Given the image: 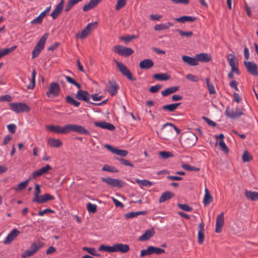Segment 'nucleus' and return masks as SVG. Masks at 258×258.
<instances>
[{"label": "nucleus", "mask_w": 258, "mask_h": 258, "mask_svg": "<svg viewBox=\"0 0 258 258\" xmlns=\"http://www.w3.org/2000/svg\"><path fill=\"white\" fill-rule=\"evenodd\" d=\"M204 223L203 222L199 224V231L198 233V241L200 244H202L205 239L204 234Z\"/></svg>", "instance_id": "nucleus-23"}, {"label": "nucleus", "mask_w": 258, "mask_h": 258, "mask_svg": "<svg viewBox=\"0 0 258 258\" xmlns=\"http://www.w3.org/2000/svg\"><path fill=\"white\" fill-rule=\"evenodd\" d=\"M98 250L99 251H105L108 252H114L113 245L109 246L105 245H101L100 246Z\"/></svg>", "instance_id": "nucleus-44"}, {"label": "nucleus", "mask_w": 258, "mask_h": 258, "mask_svg": "<svg viewBox=\"0 0 258 258\" xmlns=\"http://www.w3.org/2000/svg\"><path fill=\"white\" fill-rule=\"evenodd\" d=\"M117 159L120 161V163L122 165L131 166L132 167H134V165L126 159H124L123 158H119Z\"/></svg>", "instance_id": "nucleus-59"}, {"label": "nucleus", "mask_w": 258, "mask_h": 258, "mask_svg": "<svg viewBox=\"0 0 258 258\" xmlns=\"http://www.w3.org/2000/svg\"><path fill=\"white\" fill-rule=\"evenodd\" d=\"M17 46H14L10 48H6L0 50V58L3 57L4 56L7 55L9 53L13 51Z\"/></svg>", "instance_id": "nucleus-38"}, {"label": "nucleus", "mask_w": 258, "mask_h": 258, "mask_svg": "<svg viewBox=\"0 0 258 258\" xmlns=\"http://www.w3.org/2000/svg\"><path fill=\"white\" fill-rule=\"evenodd\" d=\"M176 31L179 33V34L182 36H185L186 37H189L191 36L193 34L192 32L188 31V32H184L181 30L177 29Z\"/></svg>", "instance_id": "nucleus-55"}, {"label": "nucleus", "mask_w": 258, "mask_h": 258, "mask_svg": "<svg viewBox=\"0 0 258 258\" xmlns=\"http://www.w3.org/2000/svg\"><path fill=\"white\" fill-rule=\"evenodd\" d=\"M252 158V156L247 151H244L242 156V159L244 162H247Z\"/></svg>", "instance_id": "nucleus-47"}, {"label": "nucleus", "mask_w": 258, "mask_h": 258, "mask_svg": "<svg viewBox=\"0 0 258 258\" xmlns=\"http://www.w3.org/2000/svg\"><path fill=\"white\" fill-rule=\"evenodd\" d=\"M179 89V87L178 86H173L167 88L165 90L162 91L161 94L163 96H166L172 93H174L177 91Z\"/></svg>", "instance_id": "nucleus-33"}, {"label": "nucleus", "mask_w": 258, "mask_h": 258, "mask_svg": "<svg viewBox=\"0 0 258 258\" xmlns=\"http://www.w3.org/2000/svg\"><path fill=\"white\" fill-rule=\"evenodd\" d=\"M174 20L177 22L184 23L186 22H194L196 20V18L192 16H184L175 18Z\"/></svg>", "instance_id": "nucleus-29"}, {"label": "nucleus", "mask_w": 258, "mask_h": 258, "mask_svg": "<svg viewBox=\"0 0 258 258\" xmlns=\"http://www.w3.org/2000/svg\"><path fill=\"white\" fill-rule=\"evenodd\" d=\"M138 216H139V214L137 212H130V213H126L125 215V217L127 219L133 218L136 217Z\"/></svg>", "instance_id": "nucleus-62"}, {"label": "nucleus", "mask_w": 258, "mask_h": 258, "mask_svg": "<svg viewBox=\"0 0 258 258\" xmlns=\"http://www.w3.org/2000/svg\"><path fill=\"white\" fill-rule=\"evenodd\" d=\"M47 144L51 147L58 148L62 145V143L59 139L49 138L47 140Z\"/></svg>", "instance_id": "nucleus-28"}, {"label": "nucleus", "mask_w": 258, "mask_h": 258, "mask_svg": "<svg viewBox=\"0 0 258 258\" xmlns=\"http://www.w3.org/2000/svg\"><path fill=\"white\" fill-rule=\"evenodd\" d=\"M36 73L34 70H33L31 74V78L29 79L30 83L27 85V88L29 89H33L35 85V77Z\"/></svg>", "instance_id": "nucleus-36"}, {"label": "nucleus", "mask_w": 258, "mask_h": 258, "mask_svg": "<svg viewBox=\"0 0 258 258\" xmlns=\"http://www.w3.org/2000/svg\"><path fill=\"white\" fill-rule=\"evenodd\" d=\"M102 170L111 172H117L118 171L115 167H111L108 165H105L102 168Z\"/></svg>", "instance_id": "nucleus-53"}, {"label": "nucleus", "mask_w": 258, "mask_h": 258, "mask_svg": "<svg viewBox=\"0 0 258 258\" xmlns=\"http://www.w3.org/2000/svg\"><path fill=\"white\" fill-rule=\"evenodd\" d=\"M44 245V243L40 240H36L34 241L30 246L29 249L26 250L22 254V258H26L33 255L37 252Z\"/></svg>", "instance_id": "nucleus-1"}, {"label": "nucleus", "mask_w": 258, "mask_h": 258, "mask_svg": "<svg viewBox=\"0 0 258 258\" xmlns=\"http://www.w3.org/2000/svg\"><path fill=\"white\" fill-rule=\"evenodd\" d=\"M90 95L87 91L81 90V89L77 92L75 96L77 99L83 100L88 103L90 102Z\"/></svg>", "instance_id": "nucleus-18"}, {"label": "nucleus", "mask_w": 258, "mask_h": 258, "mask_svg": "<svg viewBox=\"0 0 258 258\" xmlns=\"http://www.w3.org/2000/svg\"><path fill=\"white\" fill-rule=\"evenodd\" d=\"M54 211L50 209H46L43 211H40L38 212V215L39 216H42L44 214H48V213H53Z\"/></svg>", "instance_id": "nucleus-61"}, {"label": "nucleus", "mask_w": 258, "mask_h": 258, "mask_svg": "<svg viewBox=\"0 0 258 258\" xmlns=\"http://www.w3.org/2000/svg\"><path fill=\"white\" fill-rule=\"evenodd\" d=\"M87 209L89 213L94 214L96 212L97 206L91 203H88L87 204Z\"/></svg>", "instance_id": "nucleus-46"}, {"label": "nucleus", "mask_w": 258, "mask_h": 258, "mask_svg": "<svg viewBox=\"0 0 258 258\" xmlns=\"http://www.w3.org/2000/svg\"><path fill=\"white\" fill-rule=\"evenodd\" d=\"M64 77L68 82L69 83L72 84L76 86L78 88L81 89V86L78 83H77L75 80L72 79L70 76H64Z\"/></svg>", "instance_id": "nucleus-48"}, {"label": "nucleus", "mask_w": 258, "mask_h": 258, "mask_svg": "<svg viewBox=\"0 0 258 258\" xmlns=\"http://www.w3.org/2000/svg\"><path fill=\"white\" fill-rule=\"evenodd\" d=\"M155 234V231L153 228L147 230L145 233L139 238V240L144 241L149 240Z\"/></svg>", "instance_id": "nucleus-24"}, {"label": "nucleus", "mask_w": 258, "mask_h": 258, "mask_svg": "<svg viewBox=\"0 0 258 258\" xmlns=\"http://www.w3.org/2000/svg\"><path fill=\"white\" fill-rule=\"evenodd\" d=\"M94 125L96 126L109 131H113L115 129V127L112 124L107 122L106 121H96L94 122Z\"/></svg>", "instance_id": "nucleus-22"}, {"label": "nucleus", "mask_w": 258, "mask_h": 258, "mask_svg": "<svg viewBox=\"0 0 258 258\" xmlns=\"http://www.w3.org/2000/svg\"><path fill=\"white\" fill-rule=\"evenodd\" d=\"M20 233L17 229H14L7 236L4 241V243L8 244L11 243Z\"/></svg>", "instance_id": "nucleus-19"}, {"label": "nucleus", "mask_w": 258, "mask_h": 258, "mask_svg": "<svg viewBox=\"0 0 258 258\" xmlns=\"http://www.w3.org/2000/svg\"><path fill=\"white\" fill-rule=\"evenodd\" d=\"M48 34L45 33L38 41L37 43L35 45L33 52H32V58H34L40 54L41 50L44 48V44L48 37Z\"/></svg>", "instance_id": "nucleus-3"}, {"label": "nucleus", "mask_w": 258, "mask_h": 258, "mask_svg": "<svg viewBox=\"0 0 258 258\" xmlns=\"http://www.w3.org/2000/svg\"><path fill=\"white\" fill-rule=\"evenodd\" d=\"M244 65L247 71L253 76L258 75L257 66L252 61H244Z\"/></svg>", "instance_id": "nucleus-14"}, {"label": "nucleus", "mask_w": 258, "mask_h": 258, "mask_svg": "<svg viewBox=\"0 0 258 258\" xmlns=\"http://www.w3.org/2000/svg\"><path fill=\"white\" fill-rule=\"evenodd\" d=\"M154 65L153 61L151 59H145L140 61L139 67L141 69L148 70Z\"/></svg>", "instance_id": "nucleus-25"}, {"label": "nucleus", "mask_w": 258, "mask_h": 258, "mask_svg": "<svg viewBox=\"0 0 258 258\" xmlns=\"http://www.w3.org/2000/svg\"><path fill=\"white\" fill-rule=\"evenodd\" d=\"M83 249L84 250L86 251L87 252L90 253V254L94 255V256H100V254L97 252L96 249L94 248H90L88 247H84L83 248Z\"/></svg>", "instance_id": "nucleus-45"}, {"label": "nucleus", "mask_w": 258, "mask_h": 258, "mask_svg": "<svg viewBox=\"0 0 258 258\" xmlns=\"http://www.w3.org/2000/svg\"><path fill=\"white\" fill-rule=\"evenodd\" d=\"M177 206L183 211L186 212H190L192 210V208L186 204H178Z\"/></svg>", "instance_id": "nucleus-52"}, {"label": "nucleus", "mask_w": 258, "mask_h": 258, "mask_svg": "<svg viewBox=\"0 0 258 258\" xmlns=\"http://www.w3.org/2000/svg\"><path fill=\"white\" fill-rule=\"evenodd\" d=\"M173 26V24L170 22H167L166 23H162L155 25L154 29L156 31H160L168 29L170 27Z\"/></svg>", "instance_id": "nucleus-32"}, {"label": "nucleus", "mask_w": 258, "mask_h": 258, "mask_svg": "<svg viewBox=\"0 0 258 258\" xmlns=\"http://www.w3.org/2000/svg\"><path fill=\"white\" fill-rule=\"evenodd\" d=\"M114 252H120L121 253H126L130 250L128 245L122 243H117L113 245Z\"/></svg>", "instance_id": "nucleus-20"}, {"label": "nucleus", "mask_w": 258, "mask_h": 258, "mask_svg": "<svg viewBox=\"0 0 258 258\" xmlns=\"http://www.w3.org/2000/svg\"><path fill=\"white\" fill-rule=\"evenodd\" d=\"M182 140L185 145L190 147L195 145L197 140V137L194 134L188 133L183 136Z\"/></svg>", "instance_id": "nucleus-11"}, {"label": "nucleus", "mask_w": 258, "mask_h": 258, "mask_svg": "<svg viewBox=\"0 0 258 258\" xmlns=\"http://www.w3.org/2000/svg\"><path fill=\"white\" fill-rule=\"evenodd\" d=\"M136 182L139 185L146 186L150 187L152 185V183L151 181L148 180H140L139 179H136Z\"/></svg>", "instance_id": "nucleus-42"}, {"label": "nucleus", "mask_w": 258, "mask_h": 258, "mask_svg": "<svg viewBox=\"0 0 258 258\" xmlns=\"http://www.w3.org/2000/svg\"><path fill=\"white\" fill-rule=\"evenodd\" d=\"M68 133L72 131L83 135L89 134V132L87 129L80 125L68 124Z\"/></svg>", "instance_id": "nucleus-8"}, {"label": "nucleus", "mask_w": 258, "mask_h": 258, "mask_svg": "<svg viewBox=\"0 0 258 258\" xmlns=\"http://www.w3.org/2000/svg\"><path fill=\"white\" fill-rule=\"evenodd\" d=\"M41 192V189L40 185L36 184L35 186V193H34V198L33 200H35L36 199L38 198L39 196V194Z\"/></svg>", "instance_id": "nucleus-56"}, {"label": "nucleus", "mask_w": 258, "mask_h": 258, "mask_svg": "<svg viewBox=\"0 0 258 258\" xmlns=\"http://www.w3.org/2000/svg\"><path fill=\"white\" fill-rule=\"evenodd\" d=\"M159 155L164 159H168L173 156L172 154L170 152L167 151H160L159 152Z\"/></svg>", "instance_id": "nucleus-49"}, {"label": "nucleus", "mask_w": 258, "mask_h": 258, "mask_svg": "<svg viewBox=\"0 0 258 258\" xmlns=\"http://www.w3.org/2000/svg\"><path fill=\"white\" fill-rule=\"evenodd\" d=\"M225 113L227 116L231 119H236L244 114L243 111L236 107L235 110H231L229 106L226 107Z\"/></svg>", "instance_id": "nucleus-10"}, {"label": "nucleus", "mask_w": 258, "mask_h": 258, "mask_svg": "<svg viewBox=\"0 0 258 258\" xmlns=\"http://www.w3.org/2000/svg\"><path fill=\"white\" fill-rule=\"evenodd\" d=\"M63 8L56 6L55 8L52 11L50 15L53 19H55L61 13Z\"/></svg>", "instance_id": "nucleus-39"}, {"label": "nucleus", "mask_w": 258, "mask_h": 258, "mask_svg": "<svg viewBox=\"0 0 258 258\" xmlns=\"http://www.w3.org/2000/svg\"><path fill=\"white\" fill-rule=\"evenodd\" d=\"M181 167L185 170L187 171H198L199 170V168L195 166H190L187 164H183L181 165Z\"/></svg>", "instance_id": "nucleus-50"}, {"label": "nucleus", "mask_w": 258, "mask_h": 258, "mask_svg": "<svg viewBox=\"0 0 258 258\" xmlns=\"http://www.w3.org/2000/svg\"><path fill=\"white\" fill-rule=\"evenodd\" d=\"M12 100V97L10 95H5L0 96V101H8L10 102Z\"/></svg>", "instance_id": "nucleus-63"}, {"label": "nucleus", "mask_w": 258, "mask_h": 258, "mask_svg": "<svg viewBox=\"0 0 258 258\" xmlns=\"http://www.w3.org/2000/svg\"><path fill=\"white\" fill-rule=\"evenodd\" d=\"M59 86L55 82H52L50 84L49 91L46 93V95L48 97L51 96H57L59 94Z\"/></svg>", "instance_id": "nucleus-13"}, {"label": "nucleus", "mask_w": 258, "mask_h": 258, "mask_svg": "<svg viewBox=\"0 0 258 258\" xmlns=\"http://www.w3.org/2000/svg\"><path fill=\"white\" fill-rule=\"evenodd\" d=\"M114 62L122 75L125 76L130 80H136V79L133 77L132 74L129 69L125 65L116 60H114Z\"/></svg>", "instance_id": "nucleus-5"}, {"label": "nucleus", "mask_w": 258, "mask_h": 258, "mask_svg": "<svg viewBox=\"0 0 258 258\" xmlns=\"http://www.w3.org/2000/svg\"><path fill=\"white\" fill-rule=\"evenodd\" d=\"M127 0H118L115 5V10L118 11L123 8L125 5Z\"/></svg>", "instance_id": "nucleus-51"}, {"label": "nucleus", "mask_w": 258, "mask_h": 258, "mask_svg": "<svg viewBox=\"0 0 258 258\" xmlns=\"http://www.w3.org/2000/svg\"><path fill=\"white\" fill-rule=\"evenodd\" d=\"M97 24V22L88 24L81 32L76 34V37L81 39H85L96 28Z\"/></svg>", "instance_id": "nucleus-4"}, {"label": "nucleus", "mask_w": 258, "mask_h": 258, "mask_svg": "<svg viewBox=\"0 0 258 258\" xmlns=\"http://www.w3.org/2000/svg\"><path fill=\"white\" fill-rule=\"evenodd\" d=\"M213 201V197L210 195L208 189L206 188L205 189V196L203 200V203L205 206L210 204Z\"/></svg>", "instance_id": "nucleus-30"}, {"label": "nucleus", "mask_w": 258, "mask_h": 258, "mask_svg": "<svg viewBox=\"0 0 258 258\" xmlns=\"http://www.w3.org/2000/svg\"><path fill=\"white\" fill-rule=\"evenodd\" d=\"M219 145L220 147H221V150L223 152H224L225 153L228 152L229 150H228L226 145L225 144L224 141H223V140H220Z\"/></svg>", "instance_id": "nucleus-54"}, {"label": "nucleus", "mask_w": 258, "mask_h": 258, "mask_svg": "<svg viewBox=\"0 0 258 258\" xmlns=\"http://www.w3.org/2000/svg\"><path fill=\"white\" fill-rule=\"evenodd\" d=\"M11 110L16 113L23 112H28L31 108L25 103L23 102H12L9 104Z\"/></svg>", "instance_id": "nucleus-2"}, {"label": "nucleus", "mask_w": 258, "mask_h": 258, "mask_svg": "<svg viewBox=\"0 0 258 258\" xmlns=\"http://www.w3.org/2000/svg\"><path fill=\"white\" fill-rule=\"evenodd\" d=\"M153 77L154 79L160 81H166L169 79V77L164 73L155 74Z\"/></svg>", "instance_id": "nucleus-41"}, {"label": "nucleus", "mask_w": 258, "mask_h": 258, "mask_svg": "<svg viewBox=\"0 0 258 258\" xmlns=\"http://www.w3.org/2000/svg\"><path fill=\"white\" fill-rule=\"evenodd\" d=\"M67 102L70 104L73 105L75 107H79L80 105V103L75 100L73 97L70 96H67L66 97Z\"/></svg>", "instance_id": "nucleus-43"}, {"label": "nucleus", "mask_w": 258, "mask_h": 258, "mask_svg": "<svg viewBox=\"0 0 258 258\" xmlns=\"http://www.w3.org/2000/svg\"><path fill=\"white\" fill-rule=\"evenodd\" d=\"M224 224V213H221L218 215L216 218L215 232L220 233L222 230V227Z\"/></svg>", "instance_id": "nucleus-16"}, {"label": "nucleus", "mask_w": 258, "mask_h": 258, "mask_svg": "<svg viewBox=\"0 0 258 258\" xmlns=\"http://www.w3.org/2000/svg\"><path fill=\"white\" fill-rule=\"evenodd\" d=\"M245 196L246 198L252 201H258V192L250 191L247 189L245 190Z\"/></svg>", "instance_id": "nucleus-26"}, {"label": "nucleus", "mask_w": 258, "mask_h": 258, "mask_svg": "<svg viewBox=\"0 0 258 258\" xmlns=\"http://www.w3.org/2000/svg\"><path fill=\"white\" fill-rule=\"evenodd\" d=\"M229 64L231 67L238 66V62L235 56L233 54H229L227 56Z\"/></svg>", "instance_id": "nucleus-37"}, {"label": "nucleus", "mask_w": 258, "mask_h": 258, "mask_svg": "<svg viewBox=\"0 0 258 258\" xmlns=\"http://www.w3.org/2000/svg\"><path fill=\"white\" fill-rule=\"evenodd\" d=\"M182 59L185 63L191 66H196L198 64L196 58H193L187 55H183Z\"/></svg>", "instance_id": "nucleus-27"}, {"label": "nucleus", "mask_w": 258, "mask_h": 258, "mask_svg": "<svg viewBox=\"0 0 258 258\" xmlns=\"http://www.w3.org/2000/svg\"><path fill=\"white\" fill-rule=\"evenodd\" d=\"M46 128L51 132L61 134H66L68 133V124L64 126L58 125H49Z\"/></svg>", "instance_id": "nucleus-12"}, {"label": "nucleus", "mask_w": 258, "mask_h": 258, "mask_svg": "<svg viewBox=\"0 0 258 258\" xmlns=\"http://www.w3.org/2000/svg\"><path fill=\"white\" fill-rule=\"evenodd\" d=\"M196 59L198 61L208 62L210 61V58L207 53H200L196 55Z\"/></svg>", "instance_id": "nucleus-35"}, {"label": "nucleus", "mask_w": 258, "mask_h": 258, "mask_svg": "<svg viewBox=\"0 0 258 258\" xmlns=\"http://www.w3.org/2000/svg\"><path fill=\"white\" fill-rule=\"evenodd\" d=\"M180 103H176L165 105L162 107V109L164 110H168L170 112H173L179 105H180Z\"/></svg>", "instance_id": "nucleus-34"}, {"label": "nucleus", "mask_w": 258, "mask_h": 258, "mask_svg": "<svg viewBox=\"0 0 258 258\" xmlns=\"http://www.w3.org/2000/svg\"><path fill=\"white\" fill-rule=\"evenodd\" d=\"M113 50L119 55L126 57L132 55L134 51L132 48L117 45L113 47Z\"/></svg>", "instance_id": "nucleus-6"}, {"label": "nucleus", "mask_w": 258, "mask_h": 258, "mask_svg": "<svg viewBox=\"0 0 258 258\" xmlns=\"http://www.w3.org/2000/svg\"><path fill=\"white\" fill-rule=\"evenodd\" d=\"M101 180L103 182L112 187L121 188L123 186V182L119 179L106 177L102 178Z\"/></svg>", "instance_id": "nucleus-9"}, {"label": "nucleus", "mask_w": 258, "mask_h": 258, "mask_svg": "<svg viewBox=\"0 0 258 258\" xmlns=\"http://www.w3.org/2000/svg\"><path fill=\"white\" fill-rule=\"evenodd\" d=\"M186 78L188 80L194 82H198L199 80V79L196 76H194L192 74H189L186 76Z\"/></svg>", "instance_id": "nucleus-64"}, {"label": "nucleus", "mask_w": 258, "mask_h": 258, "mask_svg": "<svg viewBox=\"0 0 258 258\" xmlns=\"http://www.w3.org/2000/svg\"><path fill=\"white\" fill-rule=\"evenodd\" d=\"M54 197L48 194H45L41 196H39L35 200H33V202L39 204L45 203L49 200H53Z\"/></svg>", "instance_id": "nucleus-21"}, {"label": "nucleus", "mask_w": 258, "mask_h": 258, "mask_svg": "<svg viewBox=\"0 0 258 258\" xmlns=\"http://www.w3.org/2000/svg\"><path fill=\"white\" fill-rule=\"evenodd\" d=\"M51 169V166L47 164L45 166L40 168L39 170H40L41 174L43 175L47 173L48 171L50 170Z\"/></svg>", "instance_id": "nucleus-57"}, {"label": "nucleus", "mask_w": 258, "mask_h": 258, "mask_svg": "<svg viewBox=\"0 0 258 258\" xmlns=\"http://www.w3.org/2000/svg\"><path fill=\"white\" fill-rule=\"evenodd\" d=\"M43 18V17H42V16L41 15H39L35 19L33 20L31 22V23L33 24H40L42 23Z\"/></svg>", "instance_id": "nucleus-58"}, {"label": "nucleus", "mask_w": 258, "mask_h": 258, "mask_svg": "<svg viewBox=\"0 0 258 258\" xmlns=\"http://www.w3.org/2000/svg\"><path fill=\"white\" fill-rule=\"evenodd\" d=\"M161 87L162 86L160 85H156L151 87L149 89V91L151 93H156L161 88Z\"/></svg>", "instance_id": "nucleus-60"}, {"label": "nucleus", "mask_w": 258, "mask_h": 258, "mask_svg": "<svg viewBox=\"0 0 258 258\" xmlns=\"http://www.w3.org/2000/svg\"><path fill=\"white\" fill-rule=\"evenodd\" d=\"M30 180V178L27 179V180H26L25 181H24L23 182L20 183L18 185L17 187H15L14 188V189L16 191L23 190V189L25 188L27 186Z\"/></svg>", "instance_id": "nucleus-40"}, {"label": "nucleus", "mask_w": 258, "mask_h": 258, "mask_svg": "<svg viewBox=\"0 0 258 258\" xmlns=\"http://www.w3.org/2000/svg\"><path fill=\"white\" fill-rule=\"evenodd\" d=\"M174 196V194L169 191L163 192L159 198V202L161 203L169 200Z\"/></svg>", "instance_id": "nucleus-31"}, {"label": "nucleus", "mask_w": 258, "mask_h": 258, "mask_svg": "<svg viewBox=\"0 0 258 258\" xmlns=\"http://www.w3.org/2000/svg\"><path fill=\"white\" fill-rule=\"evenodd\" d=\"M118 86L114 80H110L106 85V90L111 96H114L117 92Z\"/></svg>", "instance_id": "nucleus-15"}, {"label": "nucleus", "mask_w": 258, "mask_h": 258, "mask_svg": "<svg viewBox=\"0 0 258 258\" xmlns=\"http://www.w3.org/2000/svg\"><path fill=\"white\" fill-rule=\"evenodd\" d=\"M165 250L163 249L154 247L153 246H149L147 249H143L141 251V256H144L145 255H149L153 253L160 254L164 253Z\"/></svg>", "instance_id": "nucleus-7"}, {"label": "nucleus", "mask_w": 258, "mask_h": 258, "mask_svg": "<svg viewBox=\"0 0 258 258\" xmlns=\"http://www.w3.org/2000/svg\"><path fill=\"white\" fill-rule=\"evenodd\" d=\"M104 147L112 153L118 156H120L121 157H125L127 154V151L114 148L112 146L108 144H105Z\"/></svg>", "instance_id": "nucleus-17"}]
</instances>
